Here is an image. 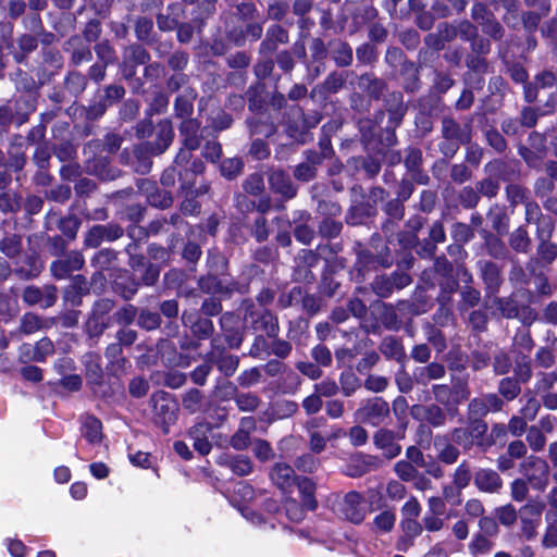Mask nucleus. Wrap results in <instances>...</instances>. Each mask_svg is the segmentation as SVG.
Here are the masks:
<instances>
[{"instance_id": "1", "label": "nucleus", "mask_w": 557, "mask_h": 557, "mask_svg": "<svg viewBox=\"0 0 557 557\" xmlns=\"http://www.w3.org/2000/svg\"><path fill=\"white\" fill-rule=\"evenodd\" d=\"M370 510L363 496L355 491L348 492L338 503V512L347 521L360 524Z\"/></svg>"}, {"instance_id": "2", "label": "nucleus", "mask_w": 557, "mask_h": 557, "mask_svg": "<svg viewBox=\"0 0 557 557\" xmlns=\"http://www.w3.org/2000/svg\"><path fill=\"white\" fill-rule=\"evenodd\" d=\"M244 321L256 331H263L268 336L274 337L278 331L276 318L265 308L250 306L246 309Z\"/></svg>"}, {"instance_id": "3", "label": "nucleus", "mask_w": 557, "mask_h": 557, "mask_svg": "<svg viewBox=\"0 0 557 557\" xmlns=\"http://www.w3.org/2000/svg\"><path fill=\"white\" fill-rule=\"evenodd\" d=\"M200 124L194 119L184 120L181 124L180 132L183 136V148L176 156L175 164L182 165L189 161L190 152L196 150L200 145L198 137Z\"/></svg>"}, {"instance_id": "4", "label": "nucleus", "mask_w": 557, "mask_h": 557, "mask_svg": "<svg viewBox=\"0 0 557 557\" xmlns=\"http://www.w3.org/2000/svg\"><path fill=\"white\" fill-rule=\"evenodd\" d=\"M388 412V404L380 397H373L361 404L355 412V419L360 423L379 425Z\"/></svg>"}, {"instance_id": "5", "label": "nucleus", "mask_w": 557, "mask_h": 557, "mask_svg": "<svg viewBox=\"0 0 557 557\" xmlns=\"http://www.w3.org/2000/svg\"><path fill=\"white\" fill-rule=\"evenodd\" d=\"M521 467L523 474L534 488L543 491L547 486L549 467L545 460L530 456L524 460Z\"/></svg>"}, {"instance_id": "6", "label": "nucleus", "mask_w": 557, "mask_h": 557, "mask_svg": "<svg viewBox=\"0 0 557 557\" xmlns=\"http://www.w3.org/2000/svg\"><path fill=\"white\" fill-rule=\"evenodd\" d=\"M486 430L487 426L484 422L475 420L468 428L455 429L451 440L465 449H470L473 445L482 444V437Z\"/></svg>"}, {"instance_id": "7", "label": "nucleus", "mask_w": 557, "mask_h": 557, "mask_svg": "<svg viewBox=\"0 0 557 557\" xmlns=\"http://www.w3.org/2000/svg\"><path fill=\"white\" fill-rule=\"evenodd\" d=\"M545 504L541 500H530L520 509V520L522 523V532L528 537L534 536L537 527L541 524L542 512Z\"/></svg>"}, {"instance_id": "8", "label": "nucleus", "mask_w": 557, "mask_h": 557, "mask_svg": "<svg viewBox=\"0 0 557 557\" xmlns=\"http://www.w3.org/2000/svg\"><path fill=\"white\" fill-rule=\"evenodd\" d=\"M23 299L28 305H39L41 308H49L57 300V290L53 286H46L44 289L29 286L25 288Z\"/></svg>"}, {"instance_id": "9", "label": "nucleus", "mask_w": 557, "mask_h": 557, "mask_svg": "<svg viewBox=\"0 0 557 557\" xmlns=\"http://www.w3.org/2000/svg\"><path fill=\"white\" fill-rule=\"evenodd\" d=\"M400 529L403 534L396 543V548L407 552L413 545V541L422 533V525L417 519L403 518Z\"/></svg>"}, {"instance_id": "10", "label": "nucleus", "mask_w": 557, "mask_h": 557, "mask_svg": "<svg viewBox=\"0 0 557 557\" xmlns=\"http://www.w3.org/2000/svg\"><path fill=\"white\" fill-rule=\"evenodd\" d=\"M83 264V256L77 251H72L63 260L53 262L51 270L55 277L63 278L71 272L79 270Z\"/></svg>"}, {"instance_id": "11", "label": "nucleus", "mask_w": 557, "mask_h": 557, "mask_svg": "<svg viewBox=\"0 0 557 557\" xmlns=\"http://www.w3.org/2000/svg\"><path fill=\"white\" fill-rule=\"evenodd\" d=\"M474 484L480 491L496 493L503 485V481L497 472L491 469H480L475 472Z\"/></svg>"}, {"instance_id": "12", "label": "nucleus", "mask_w": 557, "mask_h": 557, "mask_svg": "<svg viewBox=\"0 0 557 557\" xmlns=\"http://www.w3.org/2000/svg\"><path fill=\"white\" fill-rule=\"evenodd\" d=\"M271 480L281 490L287 491L295 484L297 478L295 476L294 469L289 465L277 462L271 471Z\"/></svg>"}, {"instance_id": "13", "label": "nucleus", "mask_w": 557, "mask_h": 557, "mask_svg": "<svg viewBox=\"0 0 557 557\" xmlns=\"http://www.w3.org/2000/svg\"><path fill=\"white\" fill-rule=\"evenodd\" d=\"M374 443L389 459L398 456L401 449L399 444L396 443L394 433L387 430L377 431L374 435Z\"/></svg>"}, {"instance_id": "14", "label": "nucleus", "mask_w": 557, "mask_h": 557, "mask_svg": "<svg viewBox=\"0 0 557 557\" xmlns=\"http://www.w3.org/2000/svg\"><path fill=\"white\" fill-rule=\"evenodd\" d=\"M271 188L284 197L293 198L296 195V187L292 183L289 176L283 171H273L269 176Z\"/></svg>"}, {"instance_id": "15", "label": "nucleus", "mask_w": 557, "mask_h": 557, "mask_svg": "<svg viewBox=\"0 0 557 557\" xmlns=\"http://www.w3.org/2000/svg\"><path fill=\"white\" fill-rule=\"evenodd\" d=\"M183 322L186 326H190L193 333L199 338H207L213 331L211 320L207 318H198L194 313H184Z\"/></svg>"}, {"instance_id": "16", "label": "nucleus", "mask_w": 557, "mask_h": 557, "mask_svg": "<svg viewBox=\"0 0 557 557\" xmlns=\"http://www.w3.org/2000/svg\"><path fill=\"white\" fill-rule=\"evenodd\" d=\"M208 431L209 426L207 424H198L189 431V436L194 441V448L203 456L209 454L212 447L206 436Z\"/></svg>"}, {"instance_id": "17", "label": "nucleus", "mask_w": 557, "mask_h": 557, "mask_svg": "<svg viewBox=\"0 0 557 557\" xmlns=\"http://www.w3.org/2000/svg\"><path fill=\"white\" fill-rule=\"evenodd\" d=\"M287 39V33L281 26L274 25L271 28H269L267 33V38L261 44V48L262 50L271 52L276 48V45L278 42H286Z\"/></svg>"}, {"instance_id": "18", "label": "nucleus", "mask_w": 557, "mask_h": 557, "mask_svg": "<svg viewBox=\"0 0 557 557\" xmlns=\"http://www.w3.org/2000/svg\"><path fill=\"white\" fill-rule=\"evenodd\" d=\"M102 424L95 417H86L83 422V434L89 443H98L101 440Z\"/></svg>"}, {"instance_id": "19", "label": "nucleus", "mask_w": 557, "mask_h": 557, "mask_svg": "<svg viewBox=\"0 0 557 557\" xmlns=\"http://www.w3.org/2000/svg\"><path fill=\"white\" fill-rule=\"evenodd\" d=\"M396 521V516L391 510H385L379 513L373 519V530L375 532L388 533L393 530Z\"/></svg>"}, {"instance_id": "20", "label": "nucleus", "mask_w": 557, "mask_h": 557, "mask_svg": "<svg viewBox=\"0 0 557 557\" xmlns=\"http://www.w3.org/2000/svg\"><path fill=\"white\" fill-rule=\"evenodd\" d=\"M300 494L302 495L304 503L309 509H314L317 506L314 494V484L310 479H297L296 482Z\"/></svg>"}, {"instance_id": "21", "label": "nucleus", "mask_w": 557, "mask_h": 557, "mask_svg": "<svg viewBox=\"0 0 557 557\" xmlns=\"http://www.w3.org/2000/svg\"><path fill=\"white\" fill-rule=\"evenodd\" d=\"M445 373V369L440 363H431L426 367L420 368L416 371L414 375L416 377L425 383L431 380H437L442 377Z\"/></svg>"}, {"instance_id": "22", "label": "nucleus", "mask_w": 557, "mask_h": 557, "mask_svg": "<svg viewBox=\"0 0 557 557\" xmlns=\"http://www.w3.org/2000/svg\"><path fill=\"white\" fill-rule=\"evenodd\" d=\"M173 139V131L169 123L164 122L159 124L158 126V143L154 151L157 153H162L172 143Z\"/></svg>"}, {"instance_id": "23", "label": "nucleus", "mask_w": 557, "mask_h": 557, "mask_svg": "<svg viewBox=\"0 0 557 557\" xmlns=\"http://www.w3.org/2000/svg\"><path fill=\"white\" fill-rule=\"evenodd\" d=\"M53 350L52 342L49 338H42L34 346V354L30 358L33 361L42 362L48 356L53 354Z\"/></svg>"}, {"instance_id": "24", "label": "nucleus", "mask_w": 557, "mask_h": 557, "mask_svg": "<svg viewBox=\"0 0 557 557\" xmlns=\"http://www.w3.org/2000/svg\"><path fill=\"white\" fill-rule=\"evenodd\" d=\"M421 411L424 413L426 421L434 426L442 425L445 421V416L442 409L437 406L433 405L426 408L419 407L416 409L417 413H420Z\"/></svg>"}, {"instance_id": "25", "label": "nucleus", "mask_w": 557, "mask_h": 557, "mask_svg": "<svg viewBox=\"0 0 557 557\" xmlns=\"http://www.w3.org/2000/svg\"><path fill=\"white\" fill-rule=\"evenodd\" d=\"M243 169V162L238 158L225 159L220 166L221 174L226 178H233L237 176Z\"/></svg>"}, {"instance_id": "26", "label": "nucleus", "mask_w": 557, "mask_h": 557, "mask_svg": "<svg viewBox=\"0 0 557 557\" xmlns=\"http://www.w3.org/2000/svg\"><path fill=\"white\" fill-rule=\"evenodd\" d=\"M0 249L5 256H8L10 258L17 256L21 250L20 237L15 236V235L5 237L0 243Z\"/></svg>"}, {"instance_id": "27", "label": "nucleus", "mask_w": 557, "mask_h": 557, "mask_svg": "<svg viewBox=\"0 0 557 557\" xmlns=\"http://www.w3.org/2000/svg\"><path fill=\"white\" fill-rule=\"evenodd\" d=\"M239 360L233 355H222L218 359V368L225 375H232L238 368Z\"/></svg>"}, {"instance_id": "28", "label": "nucleus", "mask_w": 557, "mask_h": 557, "mask_svg": "<svg viewBox=\"0 0 557 557\" xmlns=\"http://www.w3.org/2000/svg\"><path fill=\"white\" fill-rule=\"evenodd\" d=\"M471 480V470L470 467L462 462L458 466L454 473V484L459 488H465Z\"/></svg>"}, {"instance_id": "29", "label": "nucleus", "mask_w": 557, "mask_h": 557, "mask_svg": "<svg viewBox=\"0 0 557 557\" xmlns=\"http://www.w3.org/2000/svg\"><path fill=\"white\" fill-rule=\"evenodd\" d=\"M42 327V322L39 317L33 313H27L23 317L21 322V330L25 334H32Z\"/></svg>"}, {"instance_id": "30", "label": "nucleus", "mask_w": 557, "mask_h": 557, "mask_svg": "<svg viewBox=\"0 0 557 557\" xmlns=\"http://www.w3.org/2000/svg\"><path fill=\"white\" fill-rule=\"evenodd\" d=\"M201 404L200 391L194 388L187 392L183 397V406L189 412H196L199 410Z\"/></svg>"}, {"instance_id": "31", "label": "nucleus", "mask_w": 557, "mask_h": 557, "mask_svg": "<svg viewBox=\"0 0 557 557\" xmlns=\"http://www.w3.org/2000/svg\"><path fill=\"white\" fill-rule=\"evenodd\" d=\"M510 245L517 251H525L529 246V238L527 231L517 228L510 236Z\"/></svg>"}, {"instance_id": "32", "label": "nucleus", "mask_w": 557, "mask_h": 557, "mask_svg": "<svg viewBox=\"0 0 557 557\" xmlns=\"http://www.w3.org/2000/svg\"><path fill=\"white\" fill-rule=\"evenodd\" d=\"M527 441L530 447L535 451H540L546 443V438L543 435L542 431L535 426L529 430Z\"/></svg>"}, {"instance_id": "33", "label": "nucleus", "mask_w": 557, "mask_h": 557, "mask_svg": "<svg viewBox=\"0 0 557 557\" xmlns=\"http://www.w3.org/2000/svg\"><path fill=\"white\" fill-rule=\"evenodd\" d=\"M236 405L242 411H252L258 407V398L252 394H239L236 396Z\"/></svg>"}, {"instance_id": "34", "label": "nucleus", "mask_w": 557, "mask_h": 557, "mask_svg": "<svg viewBox=\"0 0 557 557\" xmlns=\"http://www.w3.org/2000/svg\"><path fill=\"white\" fill-rule=\"evenodd\" d=\"M231 469L238 475H247L251 472L252 466L247 457L238 456L231 461Z\"/></svg>"}, {"instance_id": "35", "label": "nucleus", "mask_w": 557, "mask_h": 557, "mask_svg": "<svg viewBox=\"0 0 557 557\" xmlns=\"http://www.w3.org/2000/svg\"><path fill=\"white\" fill-rule=\"evenodd\" d=\"M396 474L404 481H410L416 476L417 470L409 461L400 460L395 465Z\"/></svg>"}, {"instance_id": "36", "label": "nucleus", "mask_w": 557, "mask_h": 557, "mask_svg": "<svg viewBox=\"0 0 557 557\" xmlns=\"http://www.w3.org/2000/svg\"><path fill=\"white\" fill-rule=\"evenodd\" d=\"M244 188L251 195H258L263 190V177L261 174H251L245 182Z\"/></svg>"}, {"instance_id": "37", "label": "nucleus", "mask_w": 557, "mask_h": 557, "mask_svg": "<svg viewBox=\"0 0 557 557\" xmlns=\"http://www.w3.org/2000/svg\"><path fill=\"white\" fill-rule=\"evenodd\" d=\"M107 232L108 227L104 225L94 226L89 231L86 242L88 243V245L96 247L100 245L102 240H106Z\"/></svg>"}, {"instance_id": "38", "label": "nucleus", "mask_w": 557, "mask_h": 557, "mask_svg": "<svg viewBox=\"0 0 557 557\" xmlns=\"http://www.w3.org/2000/svg\"><path fill=\"white\" fill-rule=\"evenodd\" d=\"M334 60L341 66L350 64L352 60L351 49L345 44H339L337 50L335 51Z\"/></svg>"}, {"instance_id": "39", "label": "nucleus", "mask_w": 557, "mask_h": 557, "mask_svg": "<svg viewBox=\"0 0 557 557\" xmlns=\"http://www.w3.org/2000/svg\"><path fill=\"white\" fill-rule=\"evenodd\" d=\"M420 512L421 506L414 497H410L401 508L403 518L417 519L420 516Z\"/></svg>"}, {"instance_id": "40", "label": "nucleus", "mask_w": 557, "mask_h": 557, "mask_svg": "<svg viewBox=\"0 0 557 557\" xmlns=\"http://www.w3.org/2000/svg\"><path fill=\"white\" fill-rule=\"evenodd\" d=\"M492 548V542L484 535H476L470 544L473 554H485Z\"/></svg>"}, {"instance_id": "41", "label": "nucleus", "mask_w": 557, "mask_h": 557, "mask_svg": "<svg viewBox=\"0 0 557 557\" xmlns=\"http://www.w3.org/2000/svg\"><path fill=\"white\" fill-rule=\"evenodd\" d=\"M253 453L256 457L261 461H267L273 456L270 444L262 440H258L255 442Z\"/></svg>"}, {"instance_id": "42", "label": "nucleus", "mask_w": 557, "mask_h": 557, "mask_svg": "<svg viewBox=\"0 0 557 557\" xmlns=\"http://www.w3.org/2000/svg\"><path fill=\"white\" fill-rule=\"evenodd\" d=\"M175 112L180 117H187L193 113V102L184 96H180L175 101Z\"/></svg>"}, {"instance_id": "43", "label": "nucleus", "mask_w": 557, "mask_h": 557, "mask_svg": "<svg viewBox=\"0 0 557 557\" xmlns=\"http://www.w3.org/2000/svg\"><path fill=\"white\" fill-rule=\"evenodd\" d=\"M520 387L517 382L504 379L499 385V392L508 399H513L519 394Z\"/></svg>"}, {"instance_id": "44", "label": "nucleus", "mask_w": 557, "mask_h": 557, "mask_svg": "<svg viewBox=\"0 0 557 557\" xmlns=\"http://www.w3.org/2000/svg\"><path fill=\"white\" fill-rule=\"evenodd\" d=\"M341 384L343 393L350 396L359 387V380L352 373H347L342 375Z\"/></svg>"}, {"instance_id": "45", "label": "nucleus", "mask_w": 557, "mask_h": 557, "mask_svg": "<svg viewBox=\"0 0 557 557\" xmlns=\"http://www.w3.org/2000/svg\"><path fill=\"white\" fill-rule=\"evenodd\" d=\"M149 384L141 377H135L129 383V393L134 397H143L147 394Z\"/></svg>"}, {"instance_id": "46", "label": "nucleus", "mask_w": 557, "mask_h": 557, "mask_svg": "<svg viewBox=\"0 0 557 557\" xmlns=\"http://www.w3.org/2000/svg\"><path fill=\"white\" fill-rule=\"evenodd\" d=\"M139 324L147 330H153L158 327L160 323V317L156 312L143 311L139 315Z\"/></svg>"}, {"instance_id": "47", "label": "nucleus", "mask_w": 557, "mask_h": 557, "mask_svg": "<svg viewBox=\"0 0 557 557\" xmlns=\"http://www.w3.org/2000/svg\"><path fill=\"white\" fill-rule=\"evenodd\" d=\"M312 357L321 366H329L332 361L331 351L322 345H318L312 349Z\"/></svg>"}, {"instance_id": "48", "label": "nucleus", "mask_w": 557, "mask_h": 557, "mask_svg": "<svg viewBox=\"0 0 557 557\" xmlns=\"http://www.w3.org/2000/svg\"><path fill=\"white\" fill-rule=\"evenodd\" d=\"M260 380V371L257 368L249 369L245 372H243L239 377L238 382L242 386H251L256 383H258Z\"/></svg>"}, {"instance_id": "49", "label": "nucleus", "mask_w": 557, "mask_h": 557, "mask_svg": "<svg viewBox=\"0 0 557 557\" xmlns=\"http://www.w3.org/2000/svg\"><path fill=\"white\" fill-rule=\"evenodd\" d=\"M364 386L372 392L379 393L386 388L387 380L383 376L370 375L366 382Z\"/></svg>"}, {"instance_id": "50", "label": "nucleus", "mask_w": 557, "mask_h": 557, "mask_svg": "<svg viewBox=\"0 0 557 557\" xmlns=\"http://www.w3.org/2000/svg\"><path fill=\"white\" fill-rule=\"evenodd\" d=\"M458 456H459L458 449L450 444L445 445L440 450V454H438V458L443 462L448 463V465L456 462Z\"/></svg>"}, {"instance_id": "51", "label": "nucleus", "mask_w": 557, "mask_h": 557, "mask_svg": "<svg viewBox=\"0 0 557 557\" xmlns=\"http://www.w3.org/2000/svg\"><path fill=\"white\" fill-rule=\"evenodd\" d=\"M295 465L298 470L304 472H313L318 467L317 460L311 455L299 457Z\"/></svg>"}, {"instance_id": "52", "label": "nucleus", "mask_w": 557, "mask_h": 557, "mask_svg": "<svg viewBox=\"0 0 557 557\" xmlns=\"http://www.w3.org/2000/svg\"><path fill=\"white\" fill-rule=\"evenodd\" d=\"M239 511L242 512L243 517L248 520L249 522H251L252 524H256V525H261L263 523H265V518L256 512L251 507L249 506H242L239 508Z\"/></svg>"}, {"instance_id": "53", "label": "nucleus", "mask_w": 557, "mask_h": 557, "mask_svg": "<svg viewBox=\"0 0 557 557\" xmlns=\"http://www.w3.org/2000/svg\"><path fill=\"white\" fill-rule=\"evenodd\" d=\"M221 146L219 143L215 141L207 143L202 152L203 157L211 162H215L221 157Z\"/></svg>"}, {"instance_id": "54", "label": "nucleus", "mask_w": 557, "mask_h": 557, "mask_svg": "<svg viewBox=\"0 0 557 557\" xmlns=\"http://www.w3.org/2000/svg\"><path fill=\"white\" fill-rule=\"evenodd\" d=\"M528 494V486L523 480H515L511 484V496L515 500L521 502Z\"/></svg>"}, {"instance_id": "55", "label": "nucleus", "mask_w": 557, "mask_h": 557, "mask_svg": "<svg viewBox=\"0 0 557 557\" xmlns=\"http://www.w3.org/2000/svg\"><path fill=\"white\" fill-rule=\"evenodd\" d=\"M211 371V366L208 363L200 364L191 372V380L195 384L203 385L206 379Z\"/></svg>"}, {"instance_id": "56", "label": "nucleus", "mask_w": 557, "mask_h": 557, "mask_svg": "<svg viewBox=\"0 0 557 557\" xmlns=\"http://www.w3.org/2000/svg\"><path fill=\"white\" fill-rule=\"evenodd\" d=\"M498 519L503 524L510 525L517 519L516 510L512 506L507 505L498 510Z\"/></svg>"}, {"instance_id": "57", "label": "nucleus", "mask_w": 557, "mask_h": 557, "mask_svg": "<svg viewBox=\"0 0 557 557\" xmlns=\"http://www.w3.org/2000/svg\"><path fill=\"white\" fill-rule=\"evenodd\" d=\"M386 493L392 499H401L406 494L405 485L398 481H391L387 484Z\"/></svg>"}, {"instance_id": "58", "label": "nucleus", "mask_w": 557, "mask_h": 557, "mask_svg": "<svg viewBox=\"0 0 557 557\" xmlns=\"http://www.w3.org/2000/svg\"><path fill=\"white\" fill-rule=\"evenodd\" d=\"M249 435L246 430H238L232 437L231 444L235 449H245L249 445Z\"/></svg>"}, {"instance_id": "59", "label": "nucleus", "mask_w": 557, "mask_h": 557, "mask_svg": "<svg viewBox=\"0 0 557 557\" xmlns=\"http://www.w3.org/2000/svg\"><path fill=\"white\" fill-rule=\"evenodd\" d=\"M527 428V420L522 417H512L508 423L509 432L515 436H520Z\"/></svg>"}, {"instance_id": "60", "label": "nucleus", "mask_w": 557, "mask_h": 557, "mask_svg": "<svg viewBox=\"0 0 557 557\" xmlns=\"http://www.w3.org/2000/svg\"><path fill=\"white\" fill-rule=\"evenodd\" d=\"M297 368L302 374L307 375L312 380L319 379L322 374L320 368L310 362H299L297 364Z\"/></svg>"}, {"instance_id": "61", "label": "nucleus", "mask_w": 557, "mask_h": 557, "mask_svg": "<svg viewBox=\"0 0 557 557\" xmlns=\"http://www.w3.org/2000/svg\"><path fill=\"white\" fill-rule=\"evenodd\" d=\"M349 438L352 445L361 446L367 442L368 434L361 426H354L350 429Z\"/></svg>"}, {"instance_id": "62", "label": "nucleus", "mask_w": 557, "mask_h": 557, "mask_svg": "<svg viewBox=\"0 0 557 557\" xmlns=\"http://www.w3.org/2000/svg\"><path fill=\"white\" fill-rule=\"evenodd\" d=\"M295 237L298 242L302 243V244H310L311 240L313 239V236H314V233L313 231L306 226V225H299L295 228Z\"/></svg>"}, {"instance_id": "63", "label": "nucleus", "mask_w": 557, "mask_h": 557, "mask_svg": "<svg viewBox=\"0 0 557 557\" xmlns=\"http://www.w3.org/2000/svg\"><path fill=\"white\" fill-rule=\"evenodd\" d=\"M302 406L308 413H315L322 407L321 397L319 395H310L304 400Z\"/></svg>"}, {"instance_id": "64", "label": "nucleus", "mask_w": 557, "mask_h": 557, "mask_svg": "<svg viewBox=\"0 0 557 557\" xmlns=\"http://www.w3.org/2000/svg\"><path fill=\"white\" fill-rule=\"evenodd\" d=\"M286 515L292 521H300L304 518V510L295 500H288L285 505Z\"/></svg>"}]
</instances>
